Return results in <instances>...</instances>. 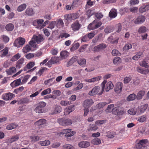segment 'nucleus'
Listing matches in <instances>:
<instances>
[{
    "instance_id": "27",
    "label": "nucleus",
    "mask_w": 149,
    "mask_h": 149,
    "mask_svg": "<svg viewBox=\"0 0 149 149\" xmlns=\"http://www.w3.org/2000/svg\"><path fill=\"white\" fill-rule=\"evenodd\" d=\"M25 13L28 16H32L34 14L33 9L31 8H27L25 11Z\"/></svg>"
},
{
    "instance_id": "62",
    "label": "nucleus",
    "mask_w": 149,
    "mask_h": 149,
    "mask_svg": "<svg viewBox=\"0 0 149 149\" xmlns=\"http://www.w3.org/2000/svg\"><path fill=\"white\" fill-rule=\"evenodd\" d=\"M148 104H145L141 106L140 108V111L141 112H143L148 107Z\"/></svg>"
},
{
    "instance_id": "34",
    "label": "nucleus",
    "mask_w": 149,
    "mask_h": 149,
    "mask_svg": "<svg viewBox=\"0 0 149 149\" xmlns=\"http://www.w3.org/2000/svg\"><path fill=\"white\" fill-rule=\"evenodd\" d=\"M138 111V108L134 107L129 109L128 113L130 115H135Z\"/></svg>"
},
{
    "instance_id": "4",
    "label": "nucleus",
    "mask_w": 149,
    "mask_h": 149,
    "mask_svg": "<svg viewBox=\"0 0 149 149\" xmlns=\"http://www.w3.org/2000/svg\"><path fill=\"white\" fill-rule=\"evenodd\" d=\"M46 105V103L43 102H40L37 107L34 109L35 111L37 113H43L45 111L44 107Z\"/></svg>"
},
{
    "instance_id": "31",
    "label": "nucleus",
    "mask_w": 149,
    "mask_h": 149,
    "mask_svg": "<svg viewBox=\"0 0 149 149\" xmlns=\"http://www.w3.org/2000/svg\"><path fill=\"white\" fill-rule=\"evenodd\" d=\"M55 83V78H52L50 79L47 80H46L44 82V84L45 85H48L49 84L50 85H53Z\"/></svg>"
},
{
    "instance_id": "16",
    "label": "nucleus",
    "mask_w": 149,
    "mask_h": 149,
    "mask_svg": "<svg viewBox=\"0 0 149 149\" xmlns=\"http://www.w3.org/2000/svg\"><path fill=\"white\" fill-rule=\"evenodd\" d=\"M74 106H70L67 107L64 109V115L66 116L69 114L70 113L73 111L74 109Z\"/></svg>"
},
{
    "instance_id": "7",
    "label": "nucleus",
    "mask_w": 149,
    "mask_h": 149,
    "mask_svg": "<svg viewBox=\"0 0 149 149\" xmlns=\"http://www.w3.org/2000/svg\"><path fill=\"white\" fill-rule=\"evenodd\" d=\"M15 96V95L14 94L9 92L3 94L1 96V98L5 100H9Z\"/></svg>"
},
{
    "instance_id": "43",
    "label": "nucleus",
    "mask_w": 149,
    "mask_h": 149,
    "mask_svg": "<svg viewBox=\"0 0 149 149\" xmlns=\"http://www.w3.org/2000/svg\"><path fill=\"white\" fill-rule=\"evenodd\" d=\"M107 83L106 80H104V81L101 83V86H102V89L101 91L98 93V95H101L103 93L105 88V84Z\"/></svg>"
},
{
    "instance_id": "40",
    "label": "nucleus",
    "mask_w": 149,
    "mask_h": 149,
    "mask_svg": "<svg viewBox=\"0 0 149 149\" xmlns=\"http://www.w3.org/2000/svg\"><path fill=\"white\" fill-rule=\"evenodd\" d=\"M31 49V46L28 45H27L23 47L22 50L24 53H26L29 52Z\"/></svg>"
},
{
    "instance_id": "42",
    "label": "nucleus",
    "mask_w": 149,
    "mask_h": 149,
    "mask_svg": "<svg viewBox=\"0 0 149 149\" xmlns=\"http://www.w3.org/2000/svg\"><path fill=\"white\" fill-rule=\"evenodd\" d=\"M137 71L139 72L141 74H147V70H146V69H144L142 68H141L138 67L136 68Z\"/></svg>"
},
{
    "instance_id": "9",
    "label": "nucleus",
    "mask_w": 149,
    "mask_h": 149,
    "mask_svg": "<svg viewBox=\"0 0 149 149\" xmlns=\"http://www.w3.org/2000/svg\"><path fill=\"white\" fill-rule=\"evenodd\" d=\"M47 123V120L44 119H40L36 122L34 125L36 126H39V127H44Z\"/></svg>"
},
{
    "instance_id": "46",
    "label": "nucleus",
    "mask_w": 149,
    "mask_h": 149,
    "mask_svg": "<svg viewBox=\"0 0 149 149\" xmlns=\"http://www.w3.org/2000/svg\"><path fill=\"white\" fill-rule=\"evenodd\" d=\"M96 20H94L92 23H90L88 26V28L89 30H94L95 29Z\"/></svg>"
},
{
    "instance_id": "3",
    "label": "nucleus",
    "mask_w": 149,
    "mask_h": 149,
    "mask_svg": "<svg viewBox=\"0 0 149 149\" xmlns=\"http://www.w3.org/2000/svg\"><path fill=\"white\" fill-rule=\"evenodd\" d=\"M112 113L116 115H121L125 113L124 109L120 107H117L113 109Z\"/></svg>"
},
{
    "instance_id": "47",
    "label": "nucleus",
    "mask_w": 149,
    "mask_h": 149,
    "mask_svg": "<svg viewBox=\"0 0 149 149\" xmlns=\"http://www.w3.org/2000/svg\"><path fill=\"white\" fill-rule=\"evenodd\" d=\"M136 98V95L134 93L130 94L127 98V100L130 101L134 100Z\"/></svg>"
},
{
    "instance_id": "56",
    "label": "nucleus",
    "mask_w": 149,
    "mask_h": 149,
    "mask_svg": "<svg viewBox=\"0 0 149 149\" xmlns=\"http://www.w3.org/2000/svg\"><path fill=\"white\" fill-rule=\"evenodd\" d=\"M132 47V45L130 43H128L125 45L123 48V51H127L129 49H131Z\"/></svg>"
},
{
    "instance_id": "19",
    "label": "nucleus",
    "mask_w": 149,
    "mask_h": 149,
    "mask_svg": "<svg viewBox=\"0 0 149 149\" xmlns=\"http://www.w3.org/2000/svg\"><path fill=\"white\" fill-rule=\"evenodd\" d=\"M61 58L60 57L53 56L52 57L50 60L49 63H51L54 64L58 63L61 60Z\"/></svg>"
},
{
    "instance_id": "50",
    "label": "nucleus",
    "mask_w": 149,
    "mask_h": 149,
    "mask_svg": "<svg viewBox=\"0 0 149 149\" xmlns=\"http://www.w3.org/2000/svg\"><path fill=\"white\" fill-rule=\"evenodd\" d=\"M24 87L22 86L17 88L15 89L13 91V93L16 94H17L21 93L24 90Z\"/></svg>"
},
{
    "instance_id": "8",
    "label": "nucleus",
    "mask_w": 149,
    "mask_h": 149,
    "mask_svg": "<svg viewBox=\"0 0 149 149\" xmlns=\"http://www.w3.org/2000/svg\"><path fill=\"white\" fill-rule=\"evenodd\" d=\"M61 107L60 106L56 104L53 106L51 113L52 115L57 114L61 112Z\"/></svg>"
},
{
    "instance_id": "49",
    "label": "nucleus",
    "mask_w": 149,
    "mask_h": 149,
    "mask_svg": "<svg viewBox=\"0 0 149 149\" xmlns=\"http://www.w3.org/2000/svg\"><path fill=\"white\" fill-rule=\"evenodd\" d=\"M147 30L146 27L144 26H141L139 29L138 32L139 33H145Z\"/></svg>"
},
{
    "instance_id": "58",
    "label": "nucleus",
    "mask_w": 149,
    "mask_h": 149,
    "mask_svg": "<svg viewBox=\"0 0 149 149\" xmlns=\"http://www.w3.org/2000/svg\"><path fill=\"white\" fill-rule=\"evenodd\" d=\"M78 63L80 65H85L86 64V60L84 58H81L77 61Z\"/></svg>"
},
{
    "instance_id": "44",
    "label": "nucleus",
    "mask_w": 149,
    "mask_h": 149,
    "mask_svg": "<svg viewBox=\"0 0 149 149\" xmlns=\"http://www.w3.org/2000/svg\"><path fill=\"white\" fill-rule=\"evenodd\" d=\"M35 65V62H30L26 65V67H25L24 70L26 71V68L30 69L32 68Z\"/></svg>"
},
{
    "instance_id": "54",
    "label": "nucleus",
    "mask_w": 149,
    "mask_h": 149,
    "mask_svg": "<svg viewBox=\"0 0 149 149\" xmlns=\"http://www.w3.org/2000/svg\"><path fill=\"white\" fill-rule=\"evenodd\" d=\"M32 141L36 142L40 139V137L36 136H31L30 137Z\"/></svg>"
},
{
    "instance_id": "38",
    "label": "nucleus",
    "mask_w": 149,
    "mask_h": 149,
    "mask_svg": "<svg viewBox=\"0 0 149 149\" xmlns=\"http://www.w3.org/2000/svg\"><path fill=\"white\" fill-rule=\"evenodd\" d=\"M5 28L8 31H12L14 28V26L12 23H9L6 26Z\"/></svg>"
},
{
    "instance_id": "1",
    "label": "nucleus",
    "mask_w": 149,
    "mask_h": 149,
    "mask_svg": "<svg viewBox=\"0 0 149 149\" xmlns=\"http://www.w3.org/2000/svg\"><path fill=\"white\" fill-rule=\"evenodd\" d=\"M148 143L147 139L139 140H137L135 143L134 148L135 149H148L146 144Z\"/></svg>"
},
{
    "instance_id": "52",
    "label": "nucleus",
    "mask_w": 149,
    "mask_h": 149,
    "mask_svg": "<svg viewBox=\"0 0 149 149\" xmlns=\"http://www.w3.org/2000/svg\"><path fill=\"white\" fill-rule=\"evenodd\" d=\"M51 90L50 88H48L44 90L41 93V95L43 96L48 94H49L51 92Z\"/></svg>"
},
{
    "instance_id": "61",
    "label": "nucleus",
    "mask_w": 149,
    "mask_h": 149,
    "mask_svg": "<svg viewBox=\"0 0 149 149\" xmlns=\"http://www.w3.org/2000/svg\"><path fill=\"white\" fill-rule=\"evenodd\" d=\"M95 13L94 10L91 9H89L87 11V15L88 16V17L89 18L91 16L93 15Z\"/></svg>"
},
{
    "instance_id": "18",
    "label": "nucleus",
    "mask_w": 149,
    "mask_h": 149,
    "mask_svg": "<svg viewBox=\"0 0 149 149\" xmlns=\"http://www.w3.org/2000/svg\"><path fill=\"white\" fill-rule=\"evenodd\" d=\"M21 84V79L20 78L17 79L11 83L10 85L13 88Z\"/></svg>"
},
{
    "instance_id": "5",
    "label": "nucleus",
    "mask_w": 149,
    "mask_h": 149,
    "mask_svg": "<svg viewBox=\"0 0 149 149\" xmlns=\"http://www.w3.org/2000/svg\"><path fill=\"white\" fill-rule=\"evenodd\" d=\"M78 15L76 13L67 14L64 16V19L67 20H74L78 17Z\"/></svg>"
},
{
    "instance_id": "13",
    "label": "nucleus",
    "mask_w": 149,
    "mask_h": 149,
    "mask_svg": "<svg viewBox=\"0 0 149 149\" xmlns=\"http://www.w3.org/2000/svg\"><path fill=\"white\" fill-rule=\"evenodd\" d=\"M100 89V87L96 86L94 87L93 89L88 93V95L91 96H93L97 94Z\"/></svg>"
},
{
    "instance_id": "14",
    "label": "nucleus",
    "mask_w": 149,
    "mask_h": 149,
    "mask_svg": "<svg viewBox=\"0 0 149 149\" xmlns=\"http://www.w3.org/2000/svg\"><path fill=\"white\" fill-rule=\"evenodd\" d=\"M93 103L94 102L92 99H87L84 102L83 104L84 108H89Z\"/></svg>"
},
{
    "instance_id": "63",
    "label": "nucleus",
    "mask_w": 149,
    "mask_h": 149,
    "mask_svg": "<svg viewBox=\"0 0 149 149\" xmlns=\"http://www.w3.org/2000/svg\"><path fill=\"white\" fill-rule=\"evenodd\" d=\"M56 21H52L51 22L47 28L51 29H52L54 28L55 25H56Z\"/></svg>"
},
{
    "instance_id": "39",
    "label": "nucleus",
    "mask_w": 149,
    "mask_h": 149,
    "mask_svg": "<svg viewBox=\"0 0 149 149\" xmlns=\"http://www.w3.org/2000/svg\"><path fill=\"white\" fill-rule=\"evenodd\" d=\"M69 54V53L66 51L61 52L60 54V56L62 59L67 58Z\"/></svg>"
},
{
    "instance_id": "36",
    "label": "nucleus",
    "mask_w": 149,
    "mask_h": 149,
    "mask_svg": "<svg viewBox=\"0 0 149 149\" xmlns=\"http://www.w3.org/2000/svg\"><path fill=\"white\" fill-rule=\"evenodd\" d=\"M21 56L20 54L18 53L12 56L10 59V61H15L18 60Z\"/></svg>"
},
{
    "instance_id": "24",
    "label": "nucleus",
    "mask_w": 149,
    "mask_h": 149,
    "mask_svg": "<svg viewBox=\"0 0 149 149\" xmlns=\"http://www.w3.org/2000/svg\"><path fill=\"white\" fill-rule=\"evenodd\" d=\"M117 10L115 9H112L109 13V16L111 18H114L117 16Z\"/></svg>"
},
{
    "instance_id": "51",
    "label": "nucleus",
    "mask_w": 149,
    "mask_h": 149,
    "mask_svg": "<svg viewBox=\"0 0 149 149\" xmlns=\"http://www.w3.org/2000/svg\"><path fill=\"white\" fill-rule=\"evenodd\" d=\"M97 33V32L94 31L93 32H91L86 34L89 39H91L95 36V34Z\"/></svg>"
},
{
    "instance_id": "15",
    "label": "nucleus",
    "mask_w": 149,
    "mask_h": 149,
    "mask_svg": "<svg viewBox=\"0 0 149 149\" xmlns=\"http://www.w3.org/2000/svg\"><path fill=\"white\" fill-rule=\"evenodd\" d=\"M24 58H22L17 62L15 65L16 68L18 69L21 68L24 65Z\"/></svg>"
},
{
    "instance_id": "11",
    "label": "nucleus",
    "mask_w": 149,
    "mask_h": 149,
    "mask_svg": "<svg viewBox=\"0 0 149 149\" xmlns=\"http://www.w3.org/2000/svg\"><path fill=\"white\" fill-rule=\"evenodd\" d=\"M32 39L38 44L40 43L44 40V38L42 36L40 35H39L38 36L33 35Z\"/></svg>"
},
{
    "instance_id": "57",
    "label": "nucleus",
    "mask_w": 149,
    "mask_h": 149,
    "mask_svg": "<svg viewBox=\"0 0 149 149\" xmlns=\"http://www.w3.org/2000/svg\"><path fill=\"white\" fill-rule=\"evenodd\" d=\"M1 38L2 39L3 41L5 43L8 42L9 40V38L6 35H2L1 36Z\"/></svg>"
},
{
    "instance_id": "29",
    "label": "nucleus",
    "mask_w": 149,
    "mask_h": 149,
    "mask_svg": "<svg viewBox=\"0 0 149 149\" xmlns=\"http://www.w3.org/2000/svg\"><path fill=\"white\" fill-rule=\"evenodd\" d=\"M38 143L42 146H47L50 144V142L48 140H46L44 141H40L38 142Z\"/></svg>"
},
{
    "instance_id": "59",
    "label": "nucleus",
    "mask_w": 149,
    "mask_h": 149,
    "mask_svg": "<svg viewBox=\"0 0 149 149\" xmlns=\"http://www.w3.org/2000/svg\"><path fill=\"white\" fill-rule=\"evenodd\" d=\"M75 133L76 132L74 131H71V130L70 131L65 134V136L66 137H70L73 136Z\"/></svg>"
},
{
    "instance_id": "37",
    "label": "nucleus",
    "mask_w": 149,
    "mask_h": 149,
    "mask_svg": "<svg viewBox=\"0 0 149 149\" xmlns=\"http://www.w3.org/2000/svg\"><path fill=\"white\" fill-rule=\"evenodd\" d=\"M70 36L69 34L66 33H61L59 35L58 38L61 39H64Z\"/></svg>"
},
{
    "instance_id": "45",
    "label": "nucleus",
    "mask_w": 149,
    "mask_h": 149,
    "mask_svg": "<svg viewBox=\"0 0 149 149\" xmlns=\"http://www.w3.org/2000/svg\"><path fill=\"white\" fill-rule=\"evenodd\" d=\"M95 124V125H90L89 128L88 129V130L89 131H95L98 128V127Z\"/></svg>"
},
{
    "instance_id": "53",
    "label": "nucleus",
    "mask_w": 149,
    "mask_h": 149,
    "mask_svg": "<svg viewBox=\"0 0 149 149\" xmlns=\"http://www.w3.org/2000/svg\"><path fill=\"white\" fill-rule=\"evenodd\" d=\"M146 119V117L145 115H143L139 118L138 120L141 123L145 121Z\"/></svg>"
},
{
    "instance_id": "20",
    "label": "nucleus",
    "mask_w": 149,
    "mask_h": 149,
    "mask_svg": "<svg viewBox=\"0 0 149 149\" xmlns=\"http://www.w3.org/2000/svg\"><path fill=\"white\" fill-rule=\"evenodd\" d=\"M149 10V4L146 6L143 5L140 7L139 11L140 13H143Z\"/></svg>"
},
{
    "instance_id": "6",
    "label": "nucleus",
    "mask_w": 149,
    "mask_h": 149,
    "mask_svg": "<svg viewBox=\"0 0 149 149\" xmlns=\"http://www.w3.org/2000/svg\"><path fill=\"white\" fill-rule=\"evenodd\" d=\"M81 24L79 23L78 20H76L74 22L71 26V27L74 31H79L81 27Z\"/></svg>"
},
{
    "instance_id": "60",
    "label": "nucleus",
    "mask_w": 149,
    "mask_h": 149,
    "mask_svg": "<svg viewBox=\"0 0 149 149\" xmlns=\"http://www.w3.org/2000/svg\"><path fill=\"white\" fill-rule=\"evenodd\" d=\"M30 77V76L29 75H26L25 76L22 81L21 84H23L26 83Z\"/></svg>"
},
{
    "instance_id": "35",
    "label": "nucleus",
    "mask_w": 149,
    "mask_h": 149,
    "mask_svg": "<svg viewBox=\"0 0 149 149\" xmlns=\"http://www.w3.org/2000/svg\"><path fill=\"white\" fill-rule=\"evenodd\" d=\"M26 5L25 3L19 5L17 8V11L20 12L23 11L26 7Z\"/></svg>"
},
{
    "instance_id": "22",
    "label": "nucleus",
    "mask_w": 149,
    "mask_h": 149,
    "mask_svg": "<svg viewBox=\"0 0 149 149\" xmlns=\"http://www.w3.org/2000/svg\"><path fill=\"white\" fill-rule=\"evenodd\" d=\"M79 146L81 148H86L90 146V143L87 141H82L78 143Z\"/></svg>"
},
{
    "instance_id": "12",
    "label": "nucleus",
    "mask_w": 149,
    "mask_h": 149,
    "mask_svg": "<svg viewBox=\"0 0 149 149\" xmlns=\"http://www.w3.org/2000/svg\"><path fill=\"white\" fill-rule=\"evenodd\" d=\"M106 47V45L104 43L100 44L94 47L93 51L94 52H99Z\"/></svg>"
},
{
    "instance_id": "25",
    "label": "nucleus",
    "mask_w": 149,
    "mask_h": 149,
    "mask_svg": "<svg viewBox=\"0 0 149 149\" xmlns=\"http://www.w3.org/2000/svg\"><path fill=\"white\" fill-rule=\"evenodd\" d=\"M145 93V91L144 90H142L139 91L136 95V99L138 100L142 99Z\"/></svg>"
},
{
    "instance_id": "32",
    "label": "nucleus",
    "mask_w": 149,
    "mask_h": 149,
    "mask_svg": "<svg viewBox=\"0 0 149 149\" xmlns=\"http://www.w3.org/2000/svg\"><path fill=\"white\" fill-rule=\"evenodd\" d=\"M16 68L15 67H13L10 68L9 69L6 70V72L8 74L10 75L14 73L16 71Z\"/></svg>"
},
{
    "instance_id": "10",
    "label": "nucleus",
    "mask_w": 149,
    "mask_h": 149,
    "mask_svg": "<svg viewBox=\"0 0 149 149\" xmlns=\"http://www.w3.org/2000/svg\"><path fill=\"white\" fill-rule=\"evenodd\" d=\"M146 18L143 15H140L136 19L134 20V23L135 24H141L143 23L145 20Z\"/></svg>"
},
{
    "instance_id": "26",
    "label": "nucleus",
    "mask_w": 149,
    "mask_h": 149,
    "mask_svg": "<svg viewBox=\"0 0 149 149\" xmlns=\"http://www.w3.org/2000/svg\"><path fill=\"white\" fill-rule=\"evenodd\" d=\"M56 25L57 28H60L63 27L64 26V24L63 20L60 18L56 21Z\"/></svg>"
},
{
    "instance_id": "55",
    "label": "nucleus",
    "mask_w": 149,
    "mask_h": 149,
    "mask_svg": "<svg viewBox=\"0 0 149 149\" xmlns=\"http://www.w3.org/2000/svg\"><path fill=\"white\" fill-rule=\"evenodd\" d=\"M25 42V39L22 37H19L18 39V43L19 45H23Z\"/></svg>"
},
{
    "instance_id": "17",
    "label": "nucleus",
    "mask_w": 149,
    "mask_h": 149,
    "mask_svg": "<svg viewBox=\"0 0 149 149\" xmlns=\"http://www.w3.org/2000/svg\"><path fill=\"white\" fill-rule=\"evenodd\" d=\"M123 83L121 82H118L114 88L115 91L117 93H120L122 91Z\"/></svg>"
},
{
    "instance_id": "64",
    "label": "nucleus",
    "mask_w": 149,
    "mask_h": 149,
    "mask_svg": "<svg viewBox=\"0 0 149 149\" xmlns=\"http://www.w3.org/2000/svg\"><path fill=\"white\" fill-rule=\"evenodd\" d=\"M8 47H6L1 52H3L2 54L1 55L3 56H6L8 54Z\"/></svg>"
},
{
    "instance_id": "33",
    "label": "nucleus",
    "mask_w": 149,
    "mask_h": 149,
    "mask_svg": "<svg viewBox=\"0 0 149 149\" xmlns=\"http://www.w3.org/2000/svg\"><path fill=\"white\" fill-rule=\"evenodd\" d=\"M18 126V125L16 123H10L6 127L7 130H10L16 128Z\"/></svg>"
},
{
    "instance_id": "48",
    "label": "nucleus",
    "mask_w": 149,
    "mask_h": 149,
    "mask_svg": "<svg viewBox=\"0 0 149 149\" xmlns=\"http://www.w3.org/2000/svg\"><path fill=\"white\" fill-rule=\"evenodd\" d=\"M19 139L18 135H16L13 136L10 139L9 141L10 143H13L15 141H17Z\"/></svg>"
},
{
    "instance_id": "23",
    "label": "nucleus",
    "mask_w": 149,
    "mask_h": 149,
    "mask_svg": "<svg viewBox=\"0 0 149 149\" xmlns=\"http://www.w3.org/2000/svg\"><path fill=\"white\" fill-rule=\"evenodd\" d=\"M143 52L142 51H140L137 52L136 54L132 57V59L135 60H137L139 59L143 56Z\"/></svg>"
},
{
    "instance_id": "28",
    "label": "nucleus",
    "mask_w": 149,
    "mask_h": 149,
    "mask_svg": "<svg viewBox=\"0 0 149 149\" xmlns=\"http://www.w3.org/2000/svg\"><path fill=\"white\" fill-rule=\"evenodd\" d=\"M113 87V85L111 81L107 82L105 90L106 92L109 91L110 90L112 89Z\"/></svg>"
},
{
    "instance_id": "41",
    "label": "nucleus",
    "mask_w": 149,
    "mask_h": 149,
    "mask_svg": "<svg viewBox=\"0 0 149 149\" xmlns=\"http://www.w3.org/2000/svg\"><path fill=\"white\" fill-rule=\"evenodd\" d=\"M91 143L94 145H98L101 143V141L99 138H95L91 141Z\"/></svg>"
},
{
    "instance_id": "2",
    "label": "nucleus",
    "mask_w": 149,
    "mask_h": 149,
    "mask_svg": "<svg viewBox=\"0 0 149 149\" xmlns=\"http://www.w3.org/2000/svg\"><path fill=\"white\" fill-rule=\"evenodd\" d=\"M58 122L61 125L63 126H68L71 125L72 121L71 119L67 118H60L58 120Z\"/></svg>"
},
{
    "instance_id": "30",
    "label": "nucleus",
    "mask_w": 149,
    "mask_h": 149,
    "mask_svg": "<svg viewBox=\"0 0 149 149\" xmlns=\"http://www.w3.org/2000/svg\"><path fill=\"white\" fill-rule=\"evenodd\" d=\"M102 77L99 76L96 77H93L90 79H85V81L88 82H94L96 81H97L101 79Z\"/></svg>"
},
{
    "instance_id": "21",
    "label": "nucleus",
    "mask_w": 149,
    "mask_h": 149,
    "mask_svg": "<svg viewBox=\"0 0 149 149\" xmlns=\"http://www.w3.org/2000/svg\"><path fill=\"white\" fill-rule=\"evenodd\" d=\"M31 102V101L30 100V99L27 97L22 98L18 101V103L20 104H27Z\"/></svg>"
}]
</instances>
